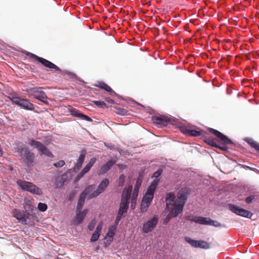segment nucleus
Masks as SVG:
<instances>
[{"label":"nucleus","instance_id":"obj_1","mask_svg":"<svg viewBox=\"0 0 259 259\" xmlns=\"http://www.w3.org/2000/svg\"><path fill=\"white\" fill-rule=\"evenodd\" d=\"M187 221H191L196 224L211 226L215 227H221L222 225L217 221L212 220L209 217H204L202 216H194L192 214L188 215L185 217Z\"/></svg>","mask_w":259,"mask_h":259},{"label":"nucleus","instance_id":"obj_2","mask_svg":"<svg viewBox=\"0 0 259 259\" xmlns=\"http://www.w3.org/2000/svg\"><path fill=\"white\" fill-rule=\"evenodd\" d=\"M195 173L190 168H179V182L180 186L193 187V181Z\"/></svg>","mask_w":259,"mask_h":259},{"label":"nucleus","instance_id":"obj_3","mask_svg":"<svg viewBox=\"0 0 259 259\" xmlns=\"http://www.w3.org/2000/svg\"><path fill=\"white\" fill-rule=\"evenodd\" d=\"M207 130L211 134H212L217 138L218 142L221 144V146H225L226 147H228V146L229 145H232L234 146L236 145V144L234 142H233L232 140L230 138H229L227 135L224 134L223 133L218 131L217 130L211 127H208L207 128Z\"/></svg>","mask_w":259,"mask_h":259},{"label":"nucleus","instance_id":"obj_4","mask_svg":"<svg viewBox=\"0 0 259 259\" xmlns=\"http://www.w3.org/2000/svg\"><path fill=\"white\" fill-rule=\"evenodd\" d=\"M15 151L18 153L20 156L27 163H32L34 159L33 153L30 151L22 144H18L15 148Z\"/></svg>","mask_w":259,"mask_h":259},{"label":"nucleus","instance_id":"obj_5","mask_svg":"<svg viewBox=\"0 0 259 259\" xmlns=\"http://www.w3.org/2000/svg\"><path fill=\"white\" fill-rule=\"evenodd\" d=\"M16 183L23 191H28L38 195L42 194L41 189L31 182L22 180H18Z\"/></svg>","mask_w":259,"mask_h":259},{"label":"nucleus","instance_id":"obj_6","mask_svg":"<svg viewBox=\"0 0 259 259\" xmlns=\"http://www.w3.org/2000/svg\"><path fill=\"white\" fill-rule=\"evenodd\" d=\"M26 55L34 61L41 63L47 68L54 70L55 71H61V70L57 66L46 59L38 57L30 52H27Z\"/></svg>","mask_w":259,"mask_h":259},{"label":"nucleus","instance_id":"obj_7","mask_svg":"<svg viewBox=\"0 0 259 259\" xmlns=\"http://www.w3.org/2000/svg\"><path fill=\"white\" fill-rule=\"evenodd\" d=\"M228 209L235 214L247 219H251L253 215V213L250 211L235 204H228Z\"/></svg>","mask_w":259,"mask_h":259},{"label":"nucleus","instance_id":"obj_8","mask_svg":"<svg viewBox=\"0 0 259 259\" xmlns=\"http://www.w3.org/2000/svg\"><path fill=\"white\" fill-rule=\"evenodd\" d=\"M179 131L184 135L195 137L202 136L204 133L203 130L195 129L190 125H179Z\"/></svg>","mask_w":259,"mask_h":259},{"label":"nucleus","instance_id":"obj_9","mask_svg":"<svg viewBox=\"0 0 259 259\" xmlns=\"http://www.w3.org/2000/svg\"><path fill=\"white\" fill-rule=\"evenodd\" d=\"M10 98L13 103L25 109L33 110L34 108L33 104L30 103L28 100L21 99L16 95H12Z\"/></svg>","mask_w":259,"mask_h":259},{"label":"nucleus","instance_id":"obj_10","mask_svg":"<svg viewBox=\"0 0 259 259\" xmlns=\"http://www.w3.org/2000/svg\"><path fill=\"white\" fill-rule=\"evenodd\" d=\"M185 241L189 244L191 246L195 248H200L202 249H207L210 248L209 244L204 240H195L189 237H185Z\"/></svg>","mask_w":259,"mask_h":259},{"label":"nucleus","instance_id":"obj_11","mask_svg":"<svg viewBox=\"0 0 259 259\" xmlns=\"http://www.w3.org/2000/svg\"><path fill=\"white\" fill-rule=\"evenodd\" d=\"M158 181L157 180H154L152 182L143 197V201L151 203L153 199L154 193L157 186Z\"/></svg>","mask_w":259,"mask_h":259},{"label":"nucleus","instance_id":"obj_12","mask_svg":"<svg viewBox=\"0 0 259 259\" xmlns=\"http://www.w3.org/2000/svg\"><path fill=\"white\" fill-rule=\"evenodd\" d=\"M42 88L34 87L31 88L30 91L32 95L36 99L48 104V98L46 93L42 90Z\"/></svg>","mask_w":259,"mask_h":259},{"label":"nucleus","instance_id":"obj_13","mask_svg":"<svg viewBox=\"0 0 259 259\" xmlns=\"http://www.w3.org/2000/svg\"><path fill=\"white\" fill-rule=\"evenodd\" d=\"M29 144L31 146L37 149L41 154H45L49 157L52 156V154L49 150L40 142L35 141L34 139H30L29 141Z\"/></svg>","mask_w":259,"mask_h":259},{"label":"nucleus","instance_id":"obj_14","mask_svg":"<svg viewBox=\"0 0 259 259\" xmlns=\"http://www.w3.org/2000/svg\"><path fill=\"white\" fill-rule=\"evenodd\" d=\"M181 186L179 185V201L181 203H186L188 196L190 194L194 187L191 186H185L180 189Z\"/></svg>","mask_w":259,"mask_h":259},{"label":"nucleus","instance_id":"obj_15","mask_svg":"<svg viewBox=\"0 0 259 259\" xmlns=\"http://www.w3.org/2000/svg\"><path fill=\"white\" fill-rule=\"evenodd\" d=\"M152 120L154 123H155L160 126H166L168 124L171 123L170 119L163 114L153 116L152 117Z\"/></svg>","mask_w":259,"mask_h":259},{"label":"nucleus","instance_id":"obj_16","mask_svg":"<svg viewBox=\"0 0 259 259\" xmlns=\"http://www.w3.org/2000/svg\"><path fill=\"white\" fill-rule=\"evenodd\" d=\"M13 215L21 222L22 224L26 225L29 223L27 219L29 218V214H26L23 211H20L17 209H14L13 210Z\"/></svg>","mask_w":259,"mask_h":259},{"label":"nucleus","instance_id":"obj_17","mask_svg":"<svg viewBox=\"0 0 259 259\" xmlns=\"http://www.w3.org/2000/svg\"><path fill=\"white\" fill-rule=\"evenodd\" d=\"M108 185V180L107 179H104L99 184L98 189L89 195V198L92 199L98 196L105 190Z\"/></svg>","mask_w":259,"mask_h":259},{"label":"nucleus","instance_id":"obj_18","mask_svg":"<svg viewBox=\"0 0 259 259\" xmlns=\"http://www.w3.org/2000/svg\"><path fill=\"white\" fill-rule=\"evenodd\" d=\"M158 220L157 216H154L152 219L148 221L143 225V231L145 233L151 232L157 224Z\"/></svg>","mask_w":259,"mask_h":259},{"label":"nucleus","instance_id":"obj_19","mask_svg":"<svg viewBox=\"0 0 259 259\" xmlns=\"http://www.w3.org/2000/svg\"><path fill=\"white\" fill-rule=\"evenodd\" d=\"M175 195L172 193H169L167 194L165 200L166 204V209H176L178 208V202L175 200Z\"/></svg>","mask_w":259,"mask_h":259},{"label":"nucleus","instance_id":"obj_20","mask_svg":"<svg viewBox=\"0 0 259 259\" xmlns=\"http://www.w3.org/2000/svg\"><path fill=\"white\" fill-rule=\"evenodd\" d=\"M96 158H92L89 163L85 165L81 171L76 176L75 178L76 181H78L81 178H82L85 174L88 172L91 169V167L94 165L96 162Z\"/></svg>","mask_w":259,"mask_h":259},{"label":"nucleus","instance_id":"obj_21","mask_svg":"<svg viewBox=\"0 0 259 259\" xmlns=\"http://www.w3.org/2000/svg\"><path fill=\"white\" fill-rule=\"evenodd\" d=\"M88 210L87 209H84L83 211L80 209H76V218L74 224L75 225H78L82 223L88 213Z\"/></svg>","mask_w":259,"mask_h":259},{"label":"nucleus","instance_id":"obj_22","mask_svg":"<svg viewBox=\"0 0 259 259\" xmlns=\"http://www.w3.org/2000/svg\"><path fill=\"white\" fill-rule=\"evenodd\" d=\"M204 142L206 143L207 145L210 146L212 147H214L216 148H218L224 151H228V147H226V146H221L220 144H218L217 143L216 140L214 138L212 139H204Z\"/></svg>","mask_w":259,"mask_h":259},{"label":"nucleus","instance_id":"obj_23","mask_svg":"<svg viewBox=\"0 0 259 259\" xmlns=\"http://www.w3.org/2000/svg\"><path fill=\"white\" fill-rule=\"evenodd\" d=\"M94 86L101 88L108 92L111 96H117L115 92H114L111 87L108 85L106 83L103 81H98L97 84H95Z\"/></svg>","mask_w":259,"mask_h":259},{"label":"nucleus","instance_id":"obj_24","mask_svg":"<svg viewBox=\"0 0 259 259\" xmlns=\"http://www.w3.org/2000/svg\"><path fill=\"white\" fill-rule=\"evenodd\" d=\"M258 199L259 192L251 191L249 193V195L245 198L244 202L247 204H250L252 202L255 201L256 200Z\"/></svg>","mask_w":259,"mask_h":259},{"label":"nucleus","instance_id":"obj_25","mask_svg":"<svg viewBox=\"0 0 259 259\" xmlns=\"http://www.w3.org/2000/svg\"><path fill=\"white\" fill-rule=\"evenodd\" d=\"M103 222H101L99 223V224L97 226L96 230L95 232L93 233V234L92 235L91 238V242H94L97 241L100 235V233L101 232V230L102 229L103 227Z\"/></svg>","mask_w":259,"mask_h":259},{"label":"nucleus","instance_id":"obj_26","mask_svg":"<svg viewBox=\"0 0 259 259\" xmlns=\"http://www.w3.org/2000/svg\"><path fill=\"white\" fill-rule=\"evenodd\" d=\"M86 154L85 152H82L80 154L78 159L77 160V162L75 163L73 169L75 171H77L79 170L80 168L81 167V166L84 162V159H85V156Z\"/></svg>","mask_w":259,"mask_h":259},{"label":"nucleus","instance_id":"obj_27","mask_svg":"<svg viewBox=\"0 0 259 259\" xmlns=\"http://www.w3.org/2000/svg\"><path fill=\"white\" fill-rule=\"evenodd\" d=\"M128 203L129 202L121 200L117 214L123 215V214L126 213L128 208Z\"/></svg>","mask_w":259,"mask_h":259},{"label":"nucleus","instance_id":"obj_28","mask_svg":"<svg viewBox=\"0 0 259 259\" xmlns=\"http://www.w3.org/2000/svg\"><path fill=\"white\" fill-rule=\"evenodd\" d=\"M95 189L94 185L88 186L80 195L79 200L84 203L85 199L89 194Z\"/></svg>","mask_w":259,"mask_h":259},{"label":"nucleus","instance_id":"obj_29","mask_svg":"<svg viewBox=\"0 0 259 259\" xmlns=\"http://www.w3.org/2000/svg\"><path fill=\"white\" fill-rule=\"evenodd\" d=\"M115 163V160H110L108 161L105 165L101 167L99 171V174L102 175L106 173Z\"/></svg>","mask_w":259,"mask_h":259},{"label":"nucleus","instance_id":"obj_30","mask_svg":"<svg viewBox=\"0 0 259 259\" xmlns=\"http://www.w3.org/2000/svg\"><path fill=\"white\" fill-rule=\"evenodd\" d=\"M169 211V213L167 215L164 221V224H167L171 218L174 217L178 215V208L176 209H167Z\"/></svg>","mask_w":259,"mask_h":259},{"label":"nucleus","instance_id":"obj_31","mask_svg":"<svg viewBox=\"0 0 259 259\" xmlns=\"http://www.w3.org/2000/svg\"><path fill=\"white\" fill-rule=\"evenodd\" d=\"M139 187L136 186L134 188V190L132 194V197L131 199V207L132 209H134L135 207V204L136 203V199L138 195Z\"/></svg>","mask_w":259,"mask_h":259},{"label":"nucleus","instance_id":"obj_32","mask_svg":"<svg viewBox=\"0 0 259 259\" xmlns=\"http://www.w3.org/2000/svg\"><path fill=\"white\" fill-rule=\"evenodd\" d=\"M251 147L253 148L259 153V143L249 138H245L244 140Z\"/></svg>","mask_w":259,"mask_h":259},{"label":"nucleus","instance_id":"obj_33","mask_svg":"<svg viewBox=\"0 0 259 259\" xmlns=\"http://www.w3.org/2000/svg\"><path fill=\"white\" fill-rule=\"evenodd\" d=\"M131 193V189H124L122 192L121 200H123L124 202H129L128 200Z\"/></svg>","mask_w":259,"mask_h":259},{"label":"nucleus","instance_id":"obj_34","mask_svg":"<svg viewBox=\"0 0 259 259\" xmlns=\"http://www.w3.org/2000/svg\"><path fill=\"white\" fill-rule=\"evenodd\" d=\"M66 177V176L65 175H63L61 177H58L57 178L55 182V185L56 188H60L64 185V181L63 180L65 179V177Z\"/></svg>","mask_w":259,"mask_h":259},{"label":"nucleus","instance_id":"obj_35","mask_svg":"<svg viewBox=\"0 0 259 259\" xmlns=\"http://www.w3.org/2000/svg\"><path fill=\"white\" fill-rule=\"evenodd\" d=\"M150 204V203L147 201L142 200L141 204V211L142 212L146 211Z\"/></svg>","mask_w":259,"mask_h":259},{"label":"nucleus","instance_id":"obj_36","mask_svg":"<svg viewBox=\"0 0 259 259\" xmlns=\"http://www.w3.org/2000/svg\"><path fill=\"white\" fill-rule=\"evenodd\" d=\"M150 204V203L147 201L142 200L141 204V211L142 212L146 211Z\"/></svg>","mask_w":259,"mask_h":259},{"label":"nucleus","instance_id":"obj_37","mask_svg":"<svg viewBox=\"0 0 259 259\" xmlns=\"http://www.w3.org/2000/svg\"><path fill=\"white\" fill-rule=\"evenodd\" d=\"M93 103H94V104H95L98 107L102 108H105L107 107L106 104L105 103V102L104 101H93Z\"/></svg>","mask_w":259,"mask_h":259},{"label":"nucleus","instance_id":"obj_38","mask_svg":"<svg viewBox=\"0 0 259 259\" xmlns=\"http://www.w3.org/2000/svg\"><path fill=\"white\" fill-rule=\"evenodd\" d=\"M125 176L123 174H122L120 176L119 179L117 181V184L118 186H122L125 181Z\"/></svg>","mask_w":259,"mask_h":259},{"label":"nucleus","instance_id":"obj_39","mask_svg":"<svg viewBox=\"0 0 259 259\" xmlns=\"http://www.w3.org/2000/svg\"><path fill=\"white\" fill-rule=\"evenodd\" d=\"M48 208V206L46 203H39L38 204V209L41 211H45Z\"/></svg>","mask_w":259,"mask_h":259},{"label":"nucleus","instance_id":"obj_40","mask_svg":"<svg viewBox=\"0 0 259 259\" xmlns=\"http://www.w3.org/2000/svg\"><path fill=\"white\" fill-rule=\"evenodd\" d=\"M72 115L75 117H80L82 119L86 120L89 121H91L92 120V119L90 117H89L84 114H72Z\"/></svg>","mask_w":259,"mask_h":259},{"label":"nucleus","instance_id":"obj_41","mask_svg":"<svg viewBox=\"0 0 259 259\" xmlns=\"http://www.w3.org/2000/svg\"><path fill=\"white\" fill-rule=\"evenodd\" d=\"M24 203L25 206L28 208V210H32L33 209V206L31 203V201L29 200H25Z\"/></svg>","mask_w":259,"mask_h":259},{"label":"nucleus","instance_id":"obj_42","mask_svg":"<svg viewBox=\"0 0 259 259\" xmlns=\"http://www.w3.org/2000/svg\"><path fill=\"white\" fill-rule=\"evenodd\" d=\"M114 230L115 229L110 228L106 235V237H109L110 239L112 240L115 234Z\"/></svg>","mask_w":259,"mask_h":259},{"label":"nucleus","instance_id":"obj_43","mask_svg":"<svg viewBox=\"0 0 259 259\" xmlns=\"http://www.w3.org/2000/svg\"><path fill=\"white\" fill-rule=\"evenodd\" d=\"M96 224V221L95 219L93 220L91 222L89 223L88 228L90 231H92L95 228Z\"/></svg>","mask_w":259,"mask_h":259},{"label":"nucleus","instance_id":"obj_44","mask_svg":"<svg viewBox=\"0 0 259 259\" xmlns=\"http://www.w3.org/2000/svg\"><path fill=\"white\" fill-rule=\"evenodd\" d=\"M65 164V161L63 160H61L56 163H54L53 165L57 168H60L64 166Z\"/></svg>","mask_w":259,"mask_h":259},{"label":"nucleus","instance_id":"obj_45","mask_svg":"<svg viewBox=\"0 0 259 259\" xmlns=\"http://www.w3.org/2000/svg\"><path fill=\"white\" fill-rule=\"evenodd\" d=\"M140 106L144 109V110L143 111L144 112L147 113H152L154 112V111L150 107H144L142 105H140Z\"/></svg>","mask_w":259,"mask_h":259},{"label":"nucleus","instance_id":"obj_46","mask_svg":"<svg viewBox=\"0 0 259 259\" xmlns=\"http://www.w3.org/2000/svg\"><path fill=\"white\" fill-rule=\"evenodd\" d=\"M105 146L108 149H110L111 150H116L118 151L120 154H121V153L122 152V150L121 149H120L119 148H114V147L113 145L105 144Z\"/></svg>","mask_w":259,"mask_h":259},{"label":"nucleus","instance_id":"obj_47","mask_svg":"<svg viewBox=\"0 0 259 259\" xmlns=\"http://www.w3.org/2000/svg\"><path fill=\"white\" fill-rule=\"evenodd\" d=\"M162 172V170L161 169H159L155 172H154L153 175V177L154 178H158L159 177Z\"/></svg>","mask_w":259,"mask_h":259},{"label":"nucleus","instance_id":"obj_48","mask_svg":"<svg viewBox=\"0 0 259 259\" xmlns=\"http://www.w3.org/2000/svg\"><path fill=\"white\" fill-rule=\"evenodd\" d=\"M83 204H84V202H82V201L79 200L78 199V202H77V207H76V209L81 210L82 207V206L83 205Z\"/></svg>","mask_w":259,"mask_h":259},{"label":"nucleus","instance_id":"obj_49","mask_svg":"<svg viewBox=\"0 0 259 259\" xmlns=\"http://www.w3.org/2000/svg\"><path fill=\"white\" fill-rule=\"evenodd\" d=\"M185 204V203L179 202V214L183 212Z\"/></svg>","mask_w":259,"mask_h":259},{"label":"nucleus","instance_id":"obj_50","mask_svg":"<svg viewBox=\"0 0 259 259\" xmlns=\"http://www.w3.org/2000/svg\"><path fill=\"white\" fill-rule=\"evenodd\" d=\"M122 215L117 214L116 218L115 221V223L116 225H118L120 220L121 219Z\"/></svg>","mask_w":259,"mask_h":259},{"label":"nucleus","instance_id":"obj_51","mask_svg":"<svg viewBox=\"0 0 259 259\" xmlns=\"http://www.w3.org/2000/svg\"><path fill=\"white\" fill-rule=\"evenodd\" d=\"M75 195V191H73L71 192V193L70 194V195L69 196V199L70 200H71L73 199L74 196Z\"/></svg>","mask_w":259,"mask_h":259},{"label":"nucleus","instance_id":"obj_52","mask_svg":"<svg viewBox=\"0 0 259 259\" xmlns=\"http://www.w3.org/2000/svg\"><path fill=\"white\" fill-rule=\"evenodd\" d=\"M105 100L109 104H114L115 103V102L113 100L109 98H105Z\"/></svg>","mask_w":259,"mask_h":259},{"label":"nucleus","instance_id":"obj_53","mask_svg":"<svg viewBox=\"0 0 259 259\" xmlns=\"http://www.w3.org/2000/svg\"><path fill=\"white\" fill-rule=\"evenodd\" d=\"M71 113H79L77 111L76 109H73L72 111H71Z\"/></svg>","mask_w":259,"mask_h":259},{"label":"nucleus","instance_id":"obj_54","mask_svg":"<svg viewBox=\"0 0 259 259\" xmlns=\"http://www.w3.org/2000/svg\"><path fill=\"white\" fill-rule=\"evenodd\" d=\"M245 167H246L247 168H248V169H250V170H254V169H255V168H252V167H250V166H246V165H245Z\"/></svg>","mask_w":259,"mask_h":259},{"label":"nucleus","instance_id":"obj_55","mask_svg":"<svg viewBox=\"0 0 259 259\" xmlns=\"http://www.w3.org/2000/svg\"><path fill=\"white\" fill-rule=\"evenodd\" d=\"M203 183H205V184H208V183H209V181L208 180L205 179V180H204Z\"/></svg>","mask_w":259,"mask_h":259},{"label":"nucleus","instance_id":"obj_56","mask_svg":"<svg viewBox=\"0 0 259 259\" xmlns=\"http://www.w3.org/2000/svg\"><path fill=\"white\" fill-rule=\"evenodd\" d=\"M3 154V150L2 149V148L0 147V156H2Z\"/></svg>","mask_w":259,"mask_h":259}]
</instances>
